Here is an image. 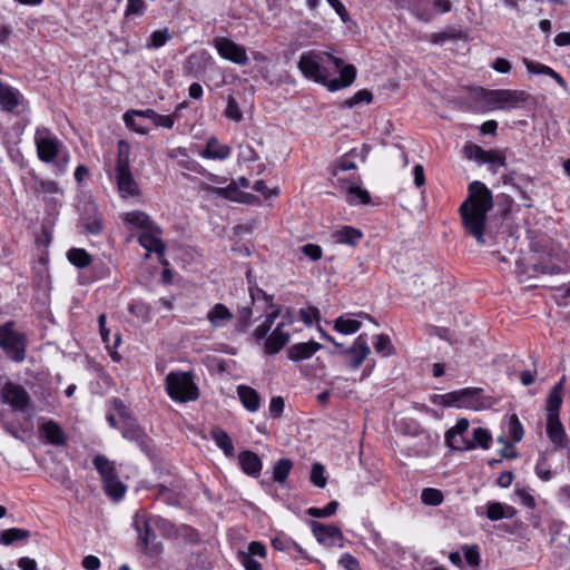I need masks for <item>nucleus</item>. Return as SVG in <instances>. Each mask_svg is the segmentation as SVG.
Segmentation results:
<instances>
[{
	"instance_id": "nucleus-1",
	"label": "nucleus",
	"mask_w": 570,
	"mask_h": 570,
	"mask_svg": "<svg viewBox=\"0 0 570 570\" xmlns=\"http://www.w3.org/2000/svg\"><path fill=\"white\" fill-rule=\"evenodd\" d=\"M493 208L491 190L481 181L469 185V195L460 205L459 213L465 234L484 244L487 215Z\"/></svg>"
},
{
	"instance_id": "nucleus-2",
	"label": "nucleus",
	"mask_w": 570,
	"mask_h": 570,
	"mask_svg": "<svg viewBox=\"0 0 570 570\" xmlns=\"http://www.w3.org/2000/svg\"><path fill=\"white\" fill-rule=\"evenodd\" d=\"M341 65L342 59L325 51L304 52L298 61V68L305 77L327 87L331 80L330 68H340Z\"/></svg>"
},
{
	"instance_id": "nucleus-3",
	"label": "nucleus",
	"mask_w": 570,
	"mask_h": 570,
	"mask_svg": "<svg viewBox=\"0 0 570 570\" xmlns=\"http://www.w3.org/2000/svg\"><path fill=\"white\" fill-rule=\"evenodd\" d=\"M475 92L476 98L483 100L488 109L520 108L530 99V94L524 90L479 88Z\"/></svg>"
},
{
	"instance_id": "nucleus-4",
	"label": "nucleus",
	"mask_w": 570,
	"mask_h": 570,
	"mask_svg": "<svg viewBox=\"0 0 570 570\" xmlns=\"http://www.w3.org/2000/svg\"><path fill=\"white\" fill-rule=\"evenodd\" d=\"M168 395L177 402L196 401L199 391L190 372H170L165 379Z\"/></svg>"
},
{
	"instance_id": "nucleus-5",
	"label": "nucleus",
	"mask_w": 570,
	"mask_h": 570,
	"mask_svg": "<svg viewBox=\"0 0 570 570\" xmlns=\"http://www.w3.org/2000/svg\"><path fill=\"white\" fill-rule=\"evenodd\" d=\"M12 321L0 326V346L13 362L20 363L26 358L27 336L13 328Z\"/></svg>"
},
{
	"instance_id": "nucleus-6",
	"label": "nucleus",
	"mask_w": 570,
	"mask_h": 570,
	"mask_svg": "<svg viewBox=\"0 0 570 570\" xmlns=\"http://www.w3.org/2000/svg\"><path fill=\"white\" fill-rule=\"evenodd\" d=\"M134 525L138 532L139 546L144 553L150 557H157L163 551L161 542L157 541L155 528L147 518L146 512H138L134 518Z\"/></svg>"
},
{
	"instance_id": "nucleus-7",
	"label": "nucleus",
	"mask_w": 570,
	"mask_h": 570,
	"mask_svg": "<svg viewBox=\"0 0 570 570\" xmlns=\"http://www.w3.org/2000/svg\"><path fill=\"white\" fill-rule=\"evenodd\" d=\"M35 144L38 158L43 163H51L60 151L61 142L47 127H38L35 134Z\"/></svg>"
},
{
	"instance_id": "nucleus-8",
	"label": "nucleus",
	"mask_w": 570,
	"mask_h": 570,
	"mask_svg": "<svg viewBox=\"0 0 570 570\" xmlns=\"http://www.w3.org/2000/svg\"><path fill=\"white\" fill-rule=\"evenodd\" d=\"M470 422L468 419L462 417L458 420L456 424L445 432V444L453 451H470L474 449V443L465 436Z\"/></svg>"
},
{
	"instance_id": "nucleus-9",
	"label": "nucleus",
	"mask_w": 570,
	"mask_h": 570,
	"mask_svg": "<svg viewBox=\"0 0 570 570\" xmlns=\"http://www.w3.org/2000/svg\"><path fill=\"white\" fill-rule=\"evenodd\" d=\"M4 403L11 405L14 410L26 411L31 406V399L26 389L19 384L7 382L0 391Z\"/></svg>"
},
{
	"instance_id": "nucleus-10",
	"label": "nucleus",
	"mask_w": 570,
	"mask_h": 570,
	"mask_svg": "<svg viewBox=\"0 0 570 570\" xmlns=\"http://www.w3.org/2000/svg\"><path fill=\"white\" fill-rule=\"evenodd\" d=\"M214 46L226 60L237 65H246L248 62L246 49L235 43L230 38H214Z\"/></svg>"
},
{
	"instance_id": "nucleus-11",
	"label": "nucleus",
	"mask_w": 570,
	"mask_h": 570,
	"mask_svg": "<svg viewBox=\"0 0 570 570\" xmlns=\"http://www.w3.org/2000/svg\"><path fill=\"white\" fill-rule=\"evenodd\" d=\"M309 525L317 542L326 547H343V533L336 525L311 521Z\"/></svg>"
},
{
	"instance_id": "nucleus-12",
	"label": "nucleus",
	"mask_w": 570,
	"mask_h": 570,
	"mask_svg": "<svg viewBox=\"0 0 570 570\" xmlns=\"http://www.w3.org/2000/svg\"><path fill=\"white\" fill-rule=\"evenodd\" d=\"M267 557V548L261 541H252L247 551L239 550L237 559L245 570H263L261 562L256 558L265 559Z\"/></svg>"
},
{
	"instance_id": "nucleus-13",
	"label": "nucleus",
	"mask_w": 570,
	"mask_h": 570,
	"mask_svg": "<svg viewBox=\"0 0 570 570\" xmlns=\"http://www.w3.org/2000/svg\"><path fill=\"white\" fill-rule=\"evenodd\" d=\"M490 405L480 387H466L458 391V407L479 411Z\"/></svg>"
},
{
	"instance_id": "nucleus-14",
	"label": "nucleus",
	"mask_w": 570,
	"mask_h": 570,
	"mask_svg": "<svg viewBox=\"0 0 570 570\" xmlns=\"http://www.w3.org/2000/svg\"><path fill=\"white\" fill-rule=\"evenodd\" d=\"M342 353L350 357L351 368H358L371 353V348L367 342V334H360L355 338L352 346L344 348Z\"/></svg>"
},
{
	"instance_id": "nucleus-15",
	"label": "nucleus",
	"mask_w": 570,
	"mask_h": 570,
	"mask_svg": "<svg viewBox=\"0 0 570 570\" xmlns=\"http://www.w3.org/2000/svg\"><path fill=\"white\" fill-rule=\"evenodd\" d=\"M121 434L128 441L135 442L142 451L150 450L151 440L146 435L144 430L131 417L122 420Z\"/></svg>"
},
{
	"instance_id": "nucleus-16",
	"label": "nucleus",
	"mask_w": 570,
	"mask_h": 570,
	"mask_svg": "<svg viewBox=\"0 0 570 570\" xmlns=\"http://www.w3.org/2000/svg\"><path fill=\"white\" fill-rule=\"evenodd\" d=\"M116 171L117 189L121 198L137 197L140 195V188L135 180L130 168L119 169Z\"/></svg>"
},
{
	"instance_id": "nucleus-17",
	"label": "nucleus",
	"mask_w": 570,
	"mask_h": 570,
	"mask_svg": "<svg viewBox=\"0 0 570 570\" xmlns=\"http://www.w3.org/2000/svg\"><path fill=\"white\" fill-rule=\"evenodd\" d=\"M156 229L141 232L138 236L139 244L147 250L146 258L149 257V253L163 255L165 252L166 246L160 239L161 229L158 225H156Z\"/></svg>"
},
{
	"instance_id": "nucleus-18",
	"label": "nucleus",
	"mask_w": 570,
	"mask_h": 570,
	"mask_svg": "<svg viewBox=\"0 0 570 570\" xmlns=\"http://www.w3.org/2000/svg\"><path fill=\"white\" fill-rule=\"evenodd\" d=\"M284 325V322L278 323L272 334L266 337L264 345L266 354H276L288 343L289 334L283 330Z\"/></svg>"
},
{
	"instance_id": "nucleus-19",
	"label": "nucleus",
	"mask_w": 570,
	"mask_h": 570,
	"mask_svg": "<svg viewBox=\"0 0 570 570\" xmlns=\"http://www.w3.org/2000/svg\"><path fill=\"white\" fill-rule=\"evenodd\" d=\"M523 63L527 68V70L530 72V73H535V75H539V73H542V75H546V76H549L551 77L552 79H554L557 81V83L564 90V91H568L569 88H568V85L566 82V80L561 77L560 73H558L557 71H554L551 67L549 66H546V65H542L540 62H535V61H532V60H529L528 58H524L523 59Z\"/></svg>"
},
{
	"instance_id": "nucleus-20",
	"label": "nucleus",
	"mask_w": 570,
	"mask_h": 570,
	"mask_svg": "<svg viewBox=\"0 0 570 570\" xmlns=\"http://www.w3.org/2000/svg\"><path fill=\"white\" fill-rule=\"evenodd\" d=\"M340 71V78H331L328 81V89L332 91L347 87L353 83L356 77V68L353 65H346L342 62L340 68H335Z\"/></svg>"
},
{
	"instance_id": "nucleus-21",
	"label": "nucleus",
	"mask_w": 570,
	"mask_h": 570,
	"mask_svg": "<svg viewBox=\"0 0 570 570\" xmlns=\"http://www.w3.org/2000/svg\"><path fill=\"white\" fill-rule=\"evenodd\" d=\"M566 379L564 376L551 389L548 399H547V416H557L559 415L561 405H562V393H563V383Z\"/></svg>"
},
{
	"instance_id": "nucleus-22",
	"label": "nucleus",
	"mask_w": 570,
	"mask_h": 570,
	"mask_svg": "<svg viewBox=\"0 0 570 570\" xmlns=\"http://www.w3.org/2000/svg\"><path fill=\"white\" fill-rule=\"evenodd\" d=\"M20 92L0 81V105L3 110L12 112L20 104Z\"/></svg>"
},
{
	"instance_id": "nucleus-23",
	"label": "nucleus",
	"mask_w": 570,
	"mask_h": 570,
	"mask_svg": "<svg viewBox=\"0 0 570 570\" xmlns=\"http://www.w3.org/2000/svg\"><path fill=\"white\" fill-rule=\"evenodd\" d=\"M232 154V148L227 145H220L217 138L212 137L208 139L205 149L202 151V156L208 159H220L228 158Z\"/></svg>"
},
{
	"instance_id": "nucleus-24",
	"label": "nucleus",
	"mask_w": 570,
	"mask_h": 570,
	"mask_svg": "<svg viewBox=\"0 0 570 570\" xmlns=\"http://www.w3.org/2000/svg\"><path fill=\"white\" fill-rule=\"evenodd\" d=\"M322 348V345L309 341L306 343H297L288 348V356L293 361H302L309 358L314 353Z\"/></svg>"
},
{
	"instance_id": "nucleus-25",
	"label": "nucleus",
	"mask_w": 570,
	"mask_h": 570,
	"mask_svg": "<svg viewBox=\"0 0 570 570\" xmlns=\"http://www.w3.org/2000/svg\"><path fill=\"white\" fill-rule=\"evenodd\" d=\"M234 318L233 313L222 303L215 304L207 313V320L213 327L224 326Z\"/></svg>"
},
{
	"instance_id": "nucleus-26",
	"label": "nucleus",
	"mask_w": 570,
	"mask_h": 570,
	"mask_svg": "<svg viewBox=\"0 0 570 570\" xmlns=\"http://www.w3.org/2000/svg\"><path fill=\"white\" fill-rule=\"evenodd\" d=\"M362 237L363 233L352 226H344L332 235V238L336 244H345L353 247L357 245Z\"/></svg>"
},
{
	"instance_id": "nucleus-27",
	"label": "nucleus",
	"mask_w": 570,
	"mask_h": 570,
	"mask_svg": "<svg viewBox=\"0 0 570 570\" xmlns=\"http://www.w3.org/2000/svg\"><path fill=\"white\" fill-rule=\"evenodd\" d=\"M239 464L242 470L248 474L256 476L262 470V461L259 456L252 451H243L239 453Z\"/></svg>"
},
{
	"instance_id": "nucleus-28",
	"label": "nucleus",
	"mask_w": 570,
	"mask_h": 570,
	"mask_svg": "<svg viewBox=\"0 0 570 570\" xmlns=\"http://www.w3.org/2000/svg\"><path fill=\"white\" fill-rule=\"evenodd\" d=\"M40 432L43 434V436L47 439V441L55 445H63L66 443V434L60 428L59 424H57L53 421L45 422L40 426Z\"/></svg>"
},
{
	"instance_id": "nucleus-29",
	"label": "nucleus",
	"mask_w": 570,
	"mask_h": 570,
	"mask_svg": "<svg viewBox=\"0 0 570 570\" xmlns=\"http://www.w3.org/2000/svg\"><path fill=\"white\" fill-rule=\"evenodd\" d=\"M239 400L244 407L250 412H256L261 405L258 393L250 386L239 385L237 389Z\"/></svg>"
},
{
	"instance_id": "nucleus-30",
	"label": "nucleus",
	"mask_w": 570,
	"mask_h": 570,
	"mask_svg": "<svg viewBox=\"0 0 570 570\" xmlns=\"http://www.w3.org/2000/svg\"><path fill=\"white\" fill-rule=\"evenodd\" d=\"M515 514L517 511L511 505H505L500 502H489L487 505V517L491 521L512 519Z\"/></svg>"
},
{
	"instance_id": "nucleus-31",
	"label": "nucleus",
	"mask_w": 570,
	"mask_h": 570,
	"mask_svg": "<svg viewBox=\"0 0 570 570\" xmlns=\"http://www.w3.org/2000/svg\"><path fill=\"white\" fill-rule=\"evenodd\" d=\"M92 464L99 472L102 482H110L114 478L118 476L114 463L104 455H96L92 460Z\"/></svg>"
},
{
	"instance_id": "nucleus-32",
	"label": "nucleus",
	"mask_w": 570,
	"mask_h": 570,
	"mask_svg": "<svg viewBox=\"0 0 570 570\" xmlns=\"http://www.w3.org/2000/svg\"><path fill=\"white\" fill-rule=\"evenodd\" d=\"M125 222L137 228L142 229V232L150 230V228L151 230H157L156 224L150 219V217L146 213L140 210L127 213L125 215Z\"/></svg>"
},
{
	"instance_id": "nucleus-33",
	"label": "nucleus",
	"mask_w": 570,
	"mask_h": 570,
	"mask_svg": "<svg viewBox=\"0 0 570 570\" xmlns=\"http://www.w3.org/2000/svg\"><path fill=\"white\" fill-rule=\"evenodd\" d=\"M210 436L215 441L216 445L224 451L227 456H233L235 449L229 435L219 426H213Z\"/></svg>"
},
{
	"instance_id": "nucleus-34",
	"label": "nucleus",
	"mask_w": 570,
	"mask_h": 570,
	"mask_svg": "<svg viewBox=\"0 0 570 570\" xmlns=\"http://www.w3.org/2000/svg\"><path fill=\"white\" fill-rule=\"evenodd\" d=\"M547 433L556 444H561L566 439V432L559 415L547 416Z\"/></svg>"
},
{
	"instance_id": "nucleus-35",
	"label": "nucleus",
	"mask_w": 570,
	"mask_h": 570,
	"mask_svg": "<svg viewBox=\"0 0 570 570\" xmlns=\"http://www.w3.org/2000/svg\"><path fill=\"white\" fill-rule=\"evenodd\" d=\"M293 468V461L291 459H281L273 466V480L279 484H283Z\"/></svg>"
},
{
	"instance_id": "nucleus-36",
	"label": "nucleus",
	"mask_w": 570,
	"mask_h": 570,
	"mask_svg": "<svg viewBox=\"0 0 570 570\" xmlns=\"http://www.w3.org/2000/svg\"><path fill=\"white\" fill-rule=\"evenodd\" d=\"M281 309L277 307L272 311L265 318V321L256 327L254 331V337L256 341H262L267 337L271 327L273 326L275 320L279 316Z\"/></svg>"
},
{
	"instance_id": "nucleus-37",
	"label": "nucleus",
	"mask_w": 570,
	"mask_h": 570,
	"mask_svg": "<svg viewBox=\"0 0 570 570\" xmlns=\"http://www.w3.org/2000/svg\"><path fill=\"white\" fill-rule=\"evenodd\" d=\"M67 257L69 262L78 268H85L91 263V256L82 248L69 249Z\"/></svg>"
},
{
	"instance_id": "nucleus-38",
	"label": "nucleus",
	"mask_w": 570,
	"mask_h": 570,
	"mask_svg": "<svg viewBox=\"0 0 570 570\" xmlns=\"http://www.w3.org/2000/svg\"><path fill=\"white\" fill-rule=\"evenodd\" d=\"M30 535H31V533L29 530L11 528V529L4 530L1 533L0 542L2 544L9 546L16 541L28 539V538H30Z\"/></svg>"
},
{
	"instance_id": "nucleus-39",
	"label": "nucleus",
	"mask_w": 570,
	"mask_h": 570,
	"mask_svg": "<svg viewBox=\"0 0 570 570\" xmlns=\"http://www.w3.org/2000/svg\"><path fill=\"white\" fill-rule=\"evenodd\" d=\"M130 145L126 140H119L117 144V161L115 170L130 168Z\"/></svg>"
},
{
	"instance_id": "nucleus-40",
	"label": "nucleus",
	"mask_w": 570,
	"mask_h": 570,
	"mask_svg": "<svg viewBox=\"0 0 570 570\" xmlns=\"http://www.w3.org/2000/svg\"><path fill=\"white\" fill-rule=\"evenodd\" d=\"M361 322L356 320H347L340 316L334 322V330L342 334H353L361 328Z\"/></svg>"
},
{
	"instance_id": "nucleus-41",
	"label": "nucleus",
	"mask_w": 570,
	"mask_h": 570,
	"mask_svg": "<svg viewBox=\"0 0 570 570\" xmlns=\"http://www.w3.org/2000/svg\"><path fill=\"white\" fill-rule=\"evenodd\" d=\"M483 164H490V169L493 174L497 173V167L505 166V155L502 150L491 149L485 150Z\"/></svg>"
},
{
	"instance_id": "nucleus-42",
	"label": "nucleus",
	"mask_w": 570,
	"mask_h": 570,
	"mask_svg": "<svg viewBox=\"0 0 570 570\" xmlns=\"http://www.w3.org/2000/svg\"><path fill=\"white\" fill-rule=\"evenodd\" d=\"M104 489L106 494L115 501L120 500L126 491V487L122 484L118 476L114 478L110 482H105Z\"/></svg>"
},
{
	"instance_id": "nucleus-43",
	"label": "nucleus",
	"mask_w": 570,
	"mask_h": 570,
	"mask_svg": "<svg viewBox=\"0 0 570 570\" xmlns=\"http://www.w3.org/2000/svg\"><path fill=\"white\" fill-rule=\"evenodd\" d=\"M471 442L474 443V448L479 445L483 450H488L492 442V435L487 429L476 428L473 430V440Z\"/></svg>"
},
{
	"instance_id": "nucleus-44",
	"label": "nucleus",
	"mask_w": 570,
	"mask_h": 570,
	"mask_svg": "<svg viewBox=\"0 0 570 570\" xmlns=\"http://www.w3.org/2000/svg\"><path fill=\"white\" fill-rule=\"evenodd\" d=\"M374 348H375L376 353H380L384 356H389V355L393 354V352H394L391 340L385 334H380V335L375 336Z\"/></svg>"
},
{
	"instance_id": "nucleus-45",
	"label": "nucleus",
	"mask_w": 570,
	"mask_h": 570,
	"mask_svg": "<svg viewBox=\"0 0 570 570\" xmlns=\"http://www.w3.org/2000/svg\"><path fill=\"white\" fill-rule=\"evenodd\" d=\"M421 500L426 505H440L443 501V494L438 489L426 488L421 493Z\"/></svg>"
},
{
	"instance_id": "nucleus-46",
	"label": "nucleus",
	"mask_w": 570,
	"mask_h": 570,
	"mask_svg": "<svg viewBox=\"0 0 570 570\" xmlns=\"http://www.w3.org/2000/svg\"><path fill=\"white\" fill-rule=\"evenodd\" d=\"M338 507V502L333 500L327 503V505L323 509L321 508H309L307 510V514L313 518H327L333 515Z\"/></svg>"
},
{
	"instance_id": "nucleus-47",
	"label": "nucleus",
	"mask_w": 570,
	"mask_h": 570,
	"mask_svg": "<svg viewBox=\"0 0 570 570\" xmlns=\"http://www.w3.org/2000/svg\"><path fill=\"white\" fill-rule=\"evenodd\" d=\"M225 116L236 122H239L243 119V112L238 106V102L232 95H229L227 98Z\"/></svg>"
},
{
	"instance_id": "nucleus-48",
	"label": "nucleus",
	"mask_w": 570,
	"mask_h": 570,
	"mask_svg": "<svg viewBox=\"0 0 570 570\" xmlns=\"http://www.w3.org/2000/svg\"><path fill=\"white\" fill-rule=\"evenodd\" d=\"M463 154L468 159H473L480 164H483L484 155H487L485 149L471 142L464 145Z\"/></svg>"
},
{
	"instance_id": "nucleus-49",
	"label": "nucleus",
	"mask_w": 570,
	"mask_h": 570,
	"mask_svg": "<svg viewBox=\"0 0 570 570\" xmlns=\"http://www.w3.org/2000/svg\"><path fill=\"white\" fill-rule=\"evenodd\" d=\"M148 520L150 521L151 525L159 530L163 534H170L174 525L171 522L165 518H161L159 515H151L147 514Z\"/></svg>"
},
{
	"instance_id": "nucleus-50",
	"label": "nucleus",
	"mask_w": 570,
	"mask_h": 570,
	"mask_svg": "<svg viewBox=\"0 0 570 570\" xmlns=\"http://www.w3.org/2000/svg\"><path fill=\"white\" fill-rule=\"evenodd\" d=\"M509 436L513 442H520L523 438V428L517 414H512L509 419Z\"/></svg>"
},
{
	"instance_id": "nucleus-51",
	"label": "nucleus",
	"mask_w": 570,
	"mask_h": 570,
	"mask_svg": "<svg viewBox=\"0 0 570 570\" xmlns=\"http://www.w3.org/2000/svg\"><path fill=\"white\" fill-rule=\"evenodd\" d=\"M324 472V466L321 463H314L311 471V482L318 488H324L327 483Z\"/></svg>"
},
{
	"instance_id": "nucleus-52",
	"label": "nucleus",
	"mask_w": 570,
	"mask_h": 570,
	"mask_svg": "<svg viewBox=\"0 0 570 570\" xmlns=\"http://www.w3.org/2000/svg\"><path fill=\"white\" fill-rule=\"evenodd\" d=\"M135 116H136V109H130V110L126 111L122 116V120H124L125 125L129 129H131L140 135H146L148 132V129L146 127L140 126L138 122H136V120L134 119Z\"/></svg>"
},
{
	"instance_id": "nucleus-53",
	"label": "nucleus",
	"mask_w": 570,
	"mask_h": 570,
	"mask_svg": "<svg viewBox=\"0 0 570 570\" xmlns=\"http://www.w3.org/2000/svg\"><path fill=\"white\" fill-rule=\"evenodd\" d=\"M253 309L250 307H243L238 311L237 330L245 332L252 324Z\"/></svg>"
},
{
	"instance_id": "nucleus-54",
	"label": "nucleus",
	"mask_w": 570,
	"mask_h": 570,
	"mask_svg": "<svg viewBox=\"0 0 570 570\" xmlns=\"http://www.w3.org/2000/svg\"><path fill=\"white\" fill-rule=\"evenodd\" d=\"M463 551H464V558H465L466 562L469 563V566H471V567L480 566L481 557H480L478 546H471V547L464 546Z\"/></svg>"
},
{
	"instance_id": "nucleus-55",
	"label": "nucleus",
	"mask_w": 570,
	"mask_h": 570,
	"mask_svg": "<svg viewBox=\"0 0 570 570\" xmlns=\"http://www.w3.org/2000/svg\"><path fill=\"white\" fill-rule=\"evenodd\" d=\"M35 190L42 194H56L60 188L53 180L37 179Z\"/></svg>"
},
{
	"instance_id": "nucleus-56",
	"label": "nucleus",
	"mask_w": 570,
	"mask_h": 570,
	"mask_svg": "<svg viewBox=\"0 0 570 570\" xmlns=\"http://www.w3.org/2000/svg\"><path fill=\"white\" fill-rule=\"evenodd\" d=\"M348 194L351 203L358 202L360 204H368L371 200L370 194L360 187H350Z\"/></svg>"
},
{
	"instance_id": "nucleus-57",
	"label": "nucleus",
	"mask_w": 570,
	"mask_h": 570,
	"mask_svg": "<svg viewBox=\"0 0 570 570\" xmlns=\"http://www.w3.org/2000/svg\"><path fill=\"white\" fill-rule=\"evenodd\" d=\"M299 317L307 326H311L314 320H320V311L314 306L308 308H301Z\"/></svg>"
},
{
	"instance_id": "nucleus-58",
	"label": "nucleus",
	"mask_w": 570,
	"mask_h": 570,
	"mask_svg": "<svg viewBox=\"0 0 570 570\" xmlns=\"http://www.w3.org/2000/svg\"><path fill=\"white\" fill-rule=\"evenodd\" d=\"M180 535L186 542L191 543V544H196L200 541L198 531L189 525L181 527Z\"/></svg>"
},
{
	"instance_id": "nucleus-59",
	"label": "nucleus",
	"mask_w": 570,
	"mask_h": 570,
	"mask_svg": "<svg viewBox=\"0 0 570 570\" xmlns=\"http://www.w3.org/2000/svg\"><path fill=\"white\" fill-rule=\"evenodd\" d=\"M176 118H178L177 110L173 115L167 116L157 114L154 124L158 127L170 129L173 128Z\"/></svg>"
},
{
	"instance_id": "nucleus-60",
	"label": "nucleus",
	"mask_w": 570,
	"mask_h": 570,
	"mask_svg": "<svg viewBox=\"0 0 570 570\" xmlns=\"http://www.w3.org/2000/svg\"><path fill=\"white\" fill-rule=\"evenodd\" d=\"M372 100V94L368 91V90H360L357 91L352 98H350L347 101H346V105L348 107H354L356 105H358L360 102H371Z\"/></svg>"
},
{
	"instance_id": "nucleus-61",
	"label": "nucleus",
	"mask_w": 570,
	"mask_h": 570,
	"mask_svg": "<svg viewBox=\"0 0 570 570\" xmlns=\"http://www.w3.org/2000/svg\"><path fill=\"white\" fill-rule=\"evenodd\" d=\"M178 497H179V484L175 481H171L168 492L165 493V495L161 499L168 504H176V503H178Z\"/></svg>"
},
{
	"instance_id": "nucleus-62",
	"label": "nucleus",
	"mask_w": 570,
	"mask_h": 570,
	"mask_svg": "<svg viewBox=\"0 0 570 570\" xmlns=\"http://www.w3.org/2000/svg\"><path fill=\"white\" fill-rule=\"evenodd\" d=\"M338 563L346 570H361L358 560L350 553H344Z\"/></svg>"
},
{
	"instance_id": "nucleus-63",
	"label": "nucleus",
	"mask_w": 570,
	"mask_h": 570,
	"mask_svg": "<svg viewBox=\"0 0 570 570\" xmlns=\"http://www.w3.org/2000/svg\"><path fill=\"white\" fill-rule=\"evenodd\" d=\"M302 253L309 257L312 261H317L322 257V248L316 244H306L302 247Z\"/></svg>"
},
{
	"instance_id": "nucleus-64",
	"label": "nucleus",
	"mask_w": 570,
	"mask_h": 570,
	"mask_svg": "<svg viewBox=\"0 0 570 570\" xmlns=\"http://www.w3.org/2000/svg\"><path fill=\"white\" fill-rule=\"evenodd\" d=\"M535 473L542 481L552 479V472L546 465V459H541L535 465Z\"/></svg>"
}]
</instances>
